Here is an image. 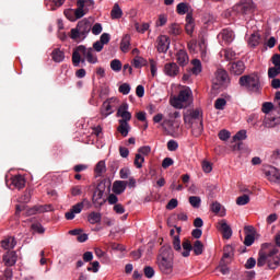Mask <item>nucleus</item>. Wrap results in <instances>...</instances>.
I'll use <instances>...</instances> for the list:
<instances>
[{"instance_id":"1","label":"nucleus","mask_w":280,"mask_h":280,"mask_svg":"<svg viewBox=\"0 0 280 280\" xmlns=\"http://www.w3.org/2000/svg\"><path fill=\"white\" fill-rule=\"evenodd\" d=\"M268 246H270L268 243L261 245V249L258 252L257 266L258 268H264L267 264L269 270H277L280 266L279 249L272 248L269 252H266Z\"/></svg>"},{"instance_id":"2","label":"nucleus","mask_w":280,"mask_h":280,"mask_svg":"<svg viewBox=\"0 0 280 280\" xmlns=\"http://www.w3.org/2000/svg\"><path fill=\"white\" fill-rule=\"evenodd\" d=\"M80 62H89L90 65H97V55L93 48H86L84 45L77 46L72 52L73 67H80Z\"/></svg>"},{"instance_id":"3","label":"nucleus","mask_w":280,"mask_h":280,"mask_svg":"<svg viewBox=\"0 0 280 280\" xmlns=\"http://www.w3.org/2000/svg\"><path fill=\"white\" fill-rule=\"evenodd\" d=\"M89 32H91V22L89 20H82L78 22L75 28H71L70 38H72V40H78V38L84 40V38L89 36Z\"/></svg>"},{"instance_id":"4","label":"nucleus","mask_w":280,"mask_h":280,"mask_svg":"<svg viewBox=\"0 0 280 280\" xmlns=\"http://www.w3.org/2000/svg\"><path fill=\"white\" fill-rule=\"evenodd\" d=\"M238 83L242 86H245L247 91H253L257 93L261 89V83L259 82V75L252 74V75H243L240 78Z\"/></svg>"},{"instance_id":"5","label":"nucleus","mask_w":280,"mask_h":280,"mask_svg":"<svg viewBox=\"0 0 280 280\" xmlns=\"http://www.w3.org/2000/svg\"><path fill=\"white\" fill-rule=\"evenodd\" d=\"M189 97H191V90H182L179 91L177 97H174V100L171 101V104L172 106H174V108H185V105H183V103L189 102Z\"/></svg>"},{"instance_id":"6","label":"nucleus","mask_w":280,"mask_h":280,"mask_svg":"<svg viewBox=\"0 0 280 280\" xmlns=\"http://www.w3.org/2000/svg\"><path fill=\"white\" fill-rule=\"evenodd\" d=\"M158 266L163 275H172L174 270V262L171 260V258L165 256V253H163L162 256L158 258Z\"/></svg>"},{"instance_id":"7","label":"nucleus","mask_w":280,"mask_h":280,"mask_svg":"<svg viewBox=\"0 0 280 280\" xmlns=\"http://www.w3.org/2000/svg\"><path fill=\"white\" fill-rule=\"evenodd\" d=\"M255 10V2L253 0H244L241 3L234 7V12L237 14H242L243 16L246 14H250Z\"/></svg>"},{"instance_id":"8","label":"nucleus","mask_w":280,"mask_h":280,"mask_svg":"<svg viewBox=\"0 0 280 280\" xmlns=\"http://www.w3.org/2000/svg\"><path fill=\"white\" fill-rule=\"evenodd\" d=\"M215 79L213 80V84L217 86H224V84H229V72L224 69H218L214 73Z\"/></svg>"},{"instance_id":"9","label":"nucleus","mask_w":280,"mask_h":280,"mask_svg":"<svg viewBox=\"0 0 280 280\" xmlns=\"http://www.w3.org/2000/svg\"><path fill=\"white\" fill-rule=\"evenodd\" d=\"M217 229L220 231V233H222L224 240H231V237H233V230L226 220L222 219L219 221Z\"/></svg>"},{"instance_id":"10","label":"nucleus","mask_w":280,"mask_h":280,"mask_svg":"<svg viewBox=\"0 0 280 280\" xmlns=\"http://www.w3.org/2000/svg\"><path fill=\"white\" fill-rule=\"evenodd\" d=\"M65 16L69 20V21H78V19H82V16H84V14H86V12L82 11L80 9V7H78L77 9H68L63 12Z\"/></svg>"},{"instance_id":"11","label":"nucleus","mask_w":280,"mask_h":280,"mask_svg":"<svg viewBox=\"0 0 280 280\" xmlns=\"http://www.w3.org/2000/svg\"><path fill=\"white\" fill-rule=\"evenodd\" d=\"M164 73L168 78H176L180 73V68L176 62H167L164 66Z\"/></svg>"},{"instance_id":"12","label":"nucleus","mask_w":280,"mask_h":280,"mask_svg":"<svg viewBox=\"0 0 280 280\" xmlns=\"http://www.w3.org/2000/svg\"><path fill=\"white\" fill-rule=\"evenodd\" d=\"M244 71H246L244 61L238 60L230 63V73H232V75H242Z\"/></svg>"},{"instance_id":"13","label":"nucleus","mask_w":280,"mask_h":280,"mask_svg":"<svg viewBox=\"0 0 280 280\" xmlns=\"http://www.w3.org/2000/svg\"><path fill=\"white\" fill-rule=\"evenodd\" d=\"M219 38H222L225 45H231L235 39V33L231 28H223L219 34Z\"/></svg>"},{"instance_id":"14","label":"nucleus","mask_w":280,"mask_h":280,"mask_svg":"<svg viewBox=\"0 0 280 280\" xmlns=\"http://www.w3.org/2000/svg\"><path fill=\"white\" fill-rule=\"evenodd\" d=\"M265 176H267L268 180L271 183L280 184V171L277 167L270 166L269 170L265 172Z\"/></svg>"},{"instance_id":"15","label":"nucleus","mask_w":280,"mask_h":280,"mask_svg":"<svg viewBox=\"0 0 280 280\" xmlns=\"http://www.w3.org/2000/svg\"><path fill=\"white\" fill-rule=\"evenodd\" d=\"M170 49V38L167 35H161L158 38V51L160 54H165Z\"/></svg>"},{"instance_id":"16","label":"nucleus","mask_w":280,"mask_h":280,"mask_svg":"<svg viewBox=\"0 0 280 280\" xmlns=\"http://www.w3.org/2000/svg\"><path fill=\"white\" fill-rule=\"evenodd\" d=\"M2 261L8 268L14 266L16 264V252H8L7 254H4L2 257Z\"/></svg>"},{"instance_id":"17","label":"nucleus","mask_w":280,"mask_h":280,"mask_svg":"<svg viewBox=\"0 0 280 280\" xmlns=\"http://www.w3.org/2000/svg\"><path fill=\"white\" fill-rule=\"evenodd\" d=\"M126 187H128V180H116L113 184V192L120 196V194L126 191Z\"/></svg>"},{"instance_id":"18","label":"nucleus","mask_w":280,"mask_h":280,"mask_svg":"<svg viewBox=\"0 0 280 280\" xmlns=\"http://www.w3.org/2000/svg\"><path fill=\"white\" fill-rule=\"evenodd\" d=\"M102 185H98L94 191L93 195V202L96 205V207H102V205H104V202H106L105 200H102V198H104V189L101 188Z\"/></svg>"},{"instance_id":"19","label":"nucleus","mask_w":280,"mask_h":280,"mask_svg":"<svg viewBox=\"0 0 280 280\" xmlns=\"http://www.w3.org/2000/svg\"><path fill=\"white\" fill-rule=\"evenodd\" d=\"M176 61L179 65V67H185L189 63V56L187 55V51L184 49H180L176 52Z\"/></svg>"},{"instance_id":"20","label":"nucleus","mask_w":280,"mask_h":280,"mask_svg":"<svg viewBox=\"0 0 280 280\" xmlns=\"http://www.w3.org/2000/svg\"><path fill=\"white\" fill-rule=\"evenodd\" d=\"M77 5L81 12H89L93 5H95V1L93 0H78Z\"/></svg>"},{"instance_id":"21","label":"nucleus","mask_w":280,"mask_h":280,"mask_svg":"<svg viewBox=\"0 0 280 280\" xmlns=\"http://www.w3.org/2000/svg\"><path fill=\"white\" fill-rule=\"evenodd\" d=\"M11 185L15 187V189H23L25 187V177L23 175H15L11 178Z\"/></svg>"},{"instance_id":"22","label":"nucleus","mask_w":280,"mask_h":280,"mask_svg":"<svg viewBox=\"0 0 280 280\" xmlns=\"http://www.w3.org/2000/svg\"><path fill=\"white\" fill-rule=\"evenodd\" d=\"M101 115L103 119H106L108 115H113V106L109 101H105L101 107Z\"/></svg>"},{"instance_id":"23","label":"nucleus","mask_w":280,"mask_h":280,"mask_svg":"<svg viewBox=\"0 0 280 280\" xmlns=\"http://www.w3.org/2000/svg\"><path fill=\"white\" fill-rule=\"evenodd\" d=\"M120 50L124 54H128V51H130V35L129 34L124 35V37L120 42Z\"/></svg>"},{"instance_id":"24","label":"nucleus","mask_w":280,"mask_h":280,"mask_svg":"<svg viewBox=\"0 0 280 280\" xmlns=\"http://www.w3.org/2000/svg\"><path fill=\"white\" fill-rule=\"evenodd\" d=\"M183 249L184 252L182 253V255L184 257H189L191 250H194V245H191V241L190 240H184L182 243Z\"/></svg>"},{"instance_id":"25","label":"nucleus","mask_w":280,"mask_h":280,"mask_svg":"<svg viewBox=\"0 0 280 280\" xmlns=\"http://www.w3.org/2000/svg\"><path fill=\"white\" fill-rule=\"evenodd\" d=\"M51 58L54 62H62L65 60V51L60 48H55L51 52Z\"/></svg>"},{"instance_id":"26","label":"nucleus","mask_w":280,"mask_h":280,"mask_svg":"<svg viewBox=\"0 0 280 280\" xmlns=\"http://www.w3.org/2000/svg\"><path fill=\"white\" fill-rule=\"evenodd\" d=\"M88 222H90V224H100L102 222V213L91 212L88 215Z\"/></svg>"},{"instance_id":"27","label":"nucleus","mask_w":280,"mask_h":280,"mask_svg":"<svg viewBox=\"0 0 280 280\" xmlns=\"http://www.w3.org/2000/svg\"><path fill=\"white\" fill-rule=\"evenodd\" d=\"M192 68H191V73L194 75H199V73H202V62H200L199 59H194L191 61Z\"/></svg>"},{"instance_id":"28","label":"nucleus","mask_w":280,"mask_h":280,"mask_svg":"<svg viewBox=\"0 0 280 280\" xmlns=\"http://www.w3.org/2000/svg\"><path fill=\"white\" fill-rule=\"evenodd\" d=\"M261 43V35L259 33H254L248 39L249 47H257Z\"/></svg>"},{"instance_id":"29","label":"nucleus","mask_w":280,"mask_h":280,"mask_svg":"<svg viewBox=\"0 0 280 280\" xmlns=\"http://www.w3.org/2000/svg\"><path fill=\"white\" fill-rule=\"evenodd\" d=\"M132 66L136 69H141V67H148V60H145L143 57L136 56L132 60Z\"/></svg>"},{"instance_id":"30","label":"nucleus","mask_w":280,"mask_h":280,"mask_svg":"<svg viewBox=\"0 0 280 280\" xmlns=\"http://www.w3.org/2000/svg\"><path fill=\"white\" fill-rule=\"evenodd\" d=\"M191 119H202V110L200 109H194L191 113H190V116H184V121L187 122V121H190Z\"/></svg>"},{"instance_id":"31","label":"nucleus","mask_w":280,"mask_h":280,"mask_svg":"<svg viewBox=\"0 0 280 280\" xmlns=\"http://www.w3.org/2000/svg\"><path fill=\"white\" fill-rule=\"evenodd\" d=\"M221 56H224L225 60H235L237 58V54L231 49L226 48L221 51Z\"/></svg>"},{"instance_id":"32","label":"nucleus","mask_w":280,"mask_h":280,"mask_svg":"<svg viewBox=\"0 0 280 280\" xmlns=\"http://www.w3.org/2000/svg\"><path fill=\"white\" fill-rule=\"evenodd\" d=\"M1 246L4 250H10V248H14L16 246V241H14V237L5 238L1 242Z\"/></svg>"},{"instance_id":"33","label":"nucleus","mask_w":280,"mask_h":280,"mask_svg":"<svg viewBox=\"0 0 280 280\" xmlns=\"http://www.w3.org/2000/svg\"><path fill=\"white\" fill-rule=\"evenodd\" d=\"M174 124H176V121L172 120V119H166L164 120L161 126L164 130H171L172 132H176V129L178 128V125L175 127Z\"/></svg>"},{"instance_id":"34","label":"nucleus","mask_w":280,"mask_h":280,"mask_svg":"<svg viewBox=\"0 0 280 280\" xmlns=\"http://www.w3.org/2000/svg\"><path fill=\"white\" fill-rule=\"evenodd\" d=\"M117 130L122 137H126L130 132V125L126 121H119Z\"/></svg>"},{"instance_id":"35","label":"nucleus","mask_w":280,"mask_h":280,"mask_svg":"<svg viewBox=\"0 0 280 280\" xmlns=\"http://www.w3.org/2000/svg\"><path fill=\"white\" fill-rule=\"evenodd\" d=\"M192 250L195 255H202L205 253V244L201 241H195L192 245Z\"/></svg>"},{"instance_id":"36","label":"nucleus","mask_w":280,"mask_h":280,"mask_svg":"<svg viewBox=\"0 0 280 280\" xmlns=\"http://www.w3.org/2000/svg\"><path fill=\"white\" fill-rule=\"evenodd\" d=\"M112 19H121L124 16V11H121V8H119V4H114L112 12H110Z\"/></svg>"},{"instance_id":"37","label":"nucleus","mask_w":280,"mask_h":280,"mask_svg":"<svg viewBox=\"0 0 280 280\" xmlns=\"http://www.w3.org/2000/svg\"><path fill=\"white\" fill-rule=\"evenodd\" d=\"M183 32V30L180 28V25L174 23L170 26L168 28V34L171 36H180V33Z\"/></svg>"},{"instance_id":"38","label":"nucleus","mask_w":280,"mask_h":280,"mask_svg":"<svg viewBox=\"0 0 280 280\" xmlns=\"http://www.w3.org/2000/svg\"><path fill=\"white\" fill-rule=\"evenodd\" d=\"M84 205H90V202L86 199H83V201L72 206L70 210H72L75 213H82V209H84Z\"/></svg>"},{"instance_id":"39","label":"nucleus","mask_w":280,"mask_h":280,"mask_svg":"<svg viewBox=\"0 0 280 280\" xmlns=\"http://www.w3.org/2000/svg\"><path fill=\"white\" fill-rule=\"evenodd\" d=\"M94 172L97 174V176H102L104 172H106V162L105 161H100L96 166Z\"/></svg>"},{"instance_id":"40","label":"nucleus","mask_w":280,"mask_h":280,"mask_svg":"<svg viewBox=\"0 0 280 280\" xmlns=\"http://www.w3.org/2000/svg\"><path fill=\"white\" fill-rule=\"evenodd\" d=\"M176 12L177 14H180V15L187 14V12H189V4L185 2L178 3L176 8Z\"/></svg>"},{"instance_id":"41","label":"nucleus","mask_w":280,"mask_h":280,"mask_svg":"<svg viewBox=\"0 0 280 280\" xmlns=\"http://www.w3.org/2000/svg\"><path fill=\"white\" fill-rule=\"evenodd\" d=\"M248 202H250V197L246 194L236 198V205H238V207H244L248 205Z\"/></svg>"},{"instance_id":"42","label":"nucleus","mask_w":280,"mask_h":280,"mask_svg":"<svg viewBox=\"0 0 280 280\" xmlns=\"http://www.w3.org/2000/svg\"><path fill=\"white\" fill-rule=\"evenodd\" d=\"M205 132V125L202 124V119H200L199 126L192 128L191 133L194 137H200Z\"/></svg>"},{"instance_id":"43","label":"nucleus","mask_w":280,"mask_h":280,"mask_svg":"<svg viewBox=\"0 0 280 280\" xmlns=\"http://www.w3.org/2000/svg\"><path fill=\"white\" fill-rule=\"evenodd\" d=\"M188 200L191 207H194V209H200V202H202V199H200V197L190 196Z\"/></svg>"},{"instance_id":"44","label":"nucleus","mask_w":280,"mask_h":280,"mask_svg":"<svg viewBox=\"0 0 280 280\" xmlns=\"http://www.w3.org/2000/svg\"><path fill=\"white\" fill-rule=\"evenodd\" d=\"M277 75H280V66L279 67L275 66L268 69V78L272 80V79H276Z\"/></svg>"},{"instance_id":"45","label":"nucleus","mask_w":280,"mask_h":280,"mask_svg":"<svg viewBox=\"0 0 280 280\" xmlns=\"http://www.w3.org/2000/svg\"><path fill=\"white\" fill-rule=\"evenodd\" d=\"M144 161L145 158H143L140 153H137L133 163L138 170H141L143 167Z\"/></svg>"},{"instance_id":"46","label":"nucleus","mask_w":280,"mask_h":280,"mask_svg":"<svg viewBox=\"0 0 280 280\" xmlns=\"http://www.w3.org/2000/svg\"><path fill=\"white\" fill-rule=\"evenodd\" d=\"M224 106H226V100L225 98H217L214 102V108L217 110H224Z\"/></svg>"},{"instance_id":"47","label":"nucleus","mask_w":280,"mask_h":280,"mask_svg":"<svg viewBox=\"0 0 280 280\" xmlns=\"http://www.w3.org/2000/svg\"><path fill=\"white\" fill-rule=\"evenodd\" d=\"M112 71L119 72L121 71V61L119 59H114L110 61Z\"/></svg>"},{"instance_id":"48","label":"nucleus","mask_w":280,"mask_h":280,"mask_svg":"<svg viewBox=\"0 0 280 280\" xmlns=\"http://www.w3.org/2000/svg\"><path fill=\"white\" fill-rule=\"evenodd\" d=\"M218 137L221 141H229V139H231V131L223 129L219 131Z\"/></svg>"},{"instance_id":"49","label":"nucleus","mask_w":280,"mask_h":280,"mask_svg":"<svg viewBox=\"0 0 280 280\" xmlns=\"http://www.w3.org/2000/svg\"><path fill=\"white\" fill-rule=\"evenodd\" d=\"M136 30L140 34H145V32H148V30H150V24L149 23H143V24L136 23Z\"/></svg>"},{"instance_id":"50","label":"nucleus","mask_w":280,"mask_h":280,"mask_svg":"<svg viewBox=\"0 0 280 280\" xmlns=\"http://www.w3.org/2000/svg\"><path fill=\"white\" fill-rule=\"evenodd\" d=\"M36 213H43V207L34 206L26 211V215H36Z\"/></svg>"},{"instance_id":"51","label":"nucleus","mask_w":280,"mask_h":280,"mask_svg":"<svg viewBox=\"0 0 280 280\" xmlns=\"http://www.w3.org/2000/svg\"><path fill=\"white\" fill-rule=\"evenodd\" d=\"M143 273L144 277H147V279H152V277H154V268L150 267V266H145L143 269Z\"/></svg>"},{"instance_id":"52","label":"nucleus","mask_w":280,"mask_h":280,"mask_svg":"<svg viewBox=\"0 0 280 280\" xmlns=\"http://www.w3.org/2000/svg\"><path fill=\"white\" fill-rule=\"evenodd\" d=\"M246 139V130H240L233 136V141H244Z\"/></svg>"},{"instance_id":"53","label":"nucleus","mask_w":280,"mask_h":280,"mask_svg":"<svg viewBox=\"0 0 280 280\" xmlns=\"http://www.w3.org/2000/svg\"><path fill=\"white\" fill-rule=\"evenodd\" d=\"M202 171L205 174H211L213 172V166L209 161H203L202 162Z\"/></svg>"},{"instance_id":"54","label":"nucleus","mask_w":280,"mask_h":280,"mask_svg":"<svg viewBox=\"0 0 280 280\" xmlns=\"http://www.w3.org/2000/svg\"><path fill=\"white\" fill-rule=\"evenodd\" d=\"M108 167H109L110 172H113L115 174V172H117V170H119V161L110 160L108 162Z\"/></svg>"},{"instance_id":"55","label":"nucleus","mask_w":280,"mask_h":280,"mask_svg":"<svg viewBox=\"0 0 280 280\" xmlns=\"http://www.w3.org/2000/svg\"><path fill=\"white\" fill-rule=\"evenodd\" d=\"M244 244L245 246H253L255 244V234H246Z\"/></svg>"},{"instance_id":"56","label":"nucleus","mask_w":280,"mask_h":280,"mask_svg":"<svg viewBox=\"0 0 280 280\" xmlns=\"http://www.w3.org/2000/svg\"><path fill=\"white\" fill-rule=\"evenodd\" d=\"M275 105L271 102H266L262 104V113H265V115H268L270 113V110H273Z\"/></svg>"},{"instance_id":"57","label":"nucleus","mask_w":280,"mask_h":280,"mask_svg":"<svg viewBox=\"0 0 280 280\" xmlns=\"http://www.w3.org/2000/svg\"><path fill=\"white\" fill-rule=\"evenodd\" d=\"M173 248L175 250H178V252L182 250V247H180V235H175L173 237Z\"/></svg>"},{"instance_id":"58","label":"nucleus","mask_w":280,"mask_h":280,"mask_svg":"<svg viewBox=\"0 0 280 280\" xmlns=\"http://www.w3.org/2000/svg\"><path fill=\"white\" fill-rule=\"evenodd\" d=\"M119 93H121L122 95H128V93H130V84L128 83H122L119 88H118Z\"/></svg>"},{"instance_id":"59","label":"nucleus","mask_w":280,"mask_h":280,"mask_svg":"<svg viewBox=\"0 0 280 280\" xmlns=\"http://www.w3.org/2000/svg\"><path fill=\"white\" fill-rule=\"evenodd\" d=\"M32 231H35V233L43 234L45 233V228L40 223H33L31 225Z\"/></svg>"},{"instance_id":"60","label":"nucleus","mask_w":280,"mask_h":280,"mask_svg":"<svg viewBox=\"0 0 280 280\" xmlns=\"http://www.w3.org/2000/svg\"><path fill=\"white\" fill-rule=\"evenodd\" d=\"M167 150L170 152H176L178 150V142H176L175 140H170L167 142Z\"/></svg>"},{"instance_id":"61","label":"nucleus","mask_w":280,"mask_h":280,"mask_svg":"<svg viewBox=\"0 0 280 280\" xmlns=\"http://www.w3.org/2000/svg\"><path fill=\"white\" fill-rule=\"evenodd\" d=\"M167 23V15L165 14H160L158 22H156V26L158 27H163V25H165Z\"/></svg>"},{"instance_id":"62","label":"nucleus","mask_w":280,"mask_h":280,"mask_svg":"<svg viewBox=\"0 0 280 280\" xmlns=\"http://www.w3.org/2000/svg\"><path fill=\"white\" fill-rule=\"evenodd\" d=\"M98 42H101V43L103 44V46H104V45H108V43H110V34H108V33H103V34L101 35Z\"/></svg>"},{"instance_id":"63","label":"nucleus","mask_w":280,"mask_h":280,"mask_svg":"<svg viewBox=\"0 0 280 280\" xmlns=\"http://www.w3.org/2000/svg\"><path fill=\"white\" fill-rule=\"evenodd\" d=\"M102 25L100 23H95L93 25V27L91 26V31H92V34H94V36H100V33L102 32Z\"/></svg>"},{"instance_id":"64","label":"nucleus","mask_w":280,"mask_h":280,"mask_svg":"<svg viewBox=\"0 0 280 280\" xmlns=\"http://www.w3.org/2000/svg\"><path fill=\"white\" fill-rule=\"evenodd\" d=\"M124 113H128V105L127 103H122L117 110V117H121V115H124Z\"/></svg>"}]
</instances>
